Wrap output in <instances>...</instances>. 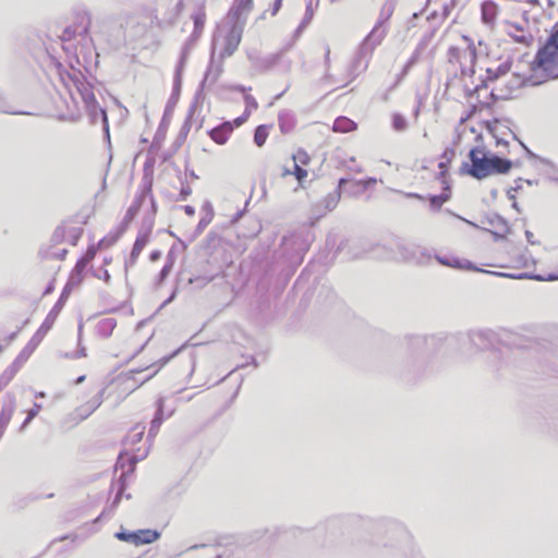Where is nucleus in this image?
Instances as JSON below:
<instances>
[{
	"label": "nucleus",
	"mask_w": 558,
	"mask_h": 558,
	"mask_svg": "<svg viewBox=\"0 0 558 558\" xmlns=\"http://www.w3.org/2000/svg\"><path fill=\"white\" fill-rule=\"evenodd\" d=\"M468 157L470 162H463L460 171L476 180L507 174L513 166L510 159L480 147L472 148Z\"/></svg>",
	"instance_id": "f257e3e1"
},
{
	"label": "nucleus",
	"mask_w": 558,
	"mask_h": 558,
	"mask_svg": "<svg viewBox=\"0 0 558 558\" xmlns=\"http://www.w3.org/2000/svg\"><path fill=\"white\" fill-rule=\"evenodd\" d=\"M532 70L535 76L543 78L542 81H534V85L548 78L558 77V23L545 46L538 50Z\"/></svg>",
	"instance_id": "f03ea898"
},
{
	"label": "nucleus",
	"mask_w": 558,
	"mask_h": 558,
	"mask_svg": "<svg viewBox=\"0 0 558 558\" xmlns=\"http://www.w3.org/2000/svg\"><path fill=\"white\" fill-rule=\"evenodd\" d=\"M379 25L380 23L372 29L356 50L348 69L350 81L355 80L362 72L366 71L374 49L384 39L385 33L379 29Z\"/></svg>",
	"instance_id": "7ed1b4c3"
},
{
	"label": "nucleus",
	"mask_w": 558,
	"mask_h": 558,
	"mask_svg": "<svg viewBox=\"0 0 558 558\" xmlns=\"http://www.w3.org/2000/svg\"><path fill=\"white\" fill-rule=\"evenodd\" d=\"M161 147V142H151L148 148V157L144 163L143 168V177L141 181V193L136 196L132 204L137 205V209L140 210L144 199L149 196L153 192V183H154V165L156 162V158L158 151Z\"/></svg>",
	"instance_id": "20e7f679"
},
{
	"label": "nucleus",
	"mask_w": 558,
	"mask_h": 558,
	"mask_svg": "<svg viewBox=\"0 0 558 558\" xmlns=\"http://www.w3.org/2000/svg\"><path fill=\"white\" fill-rule=\"evenodd\" d=\"M448 61L460 65L462 77H472L475 72L476 49L472 44H466L464 47H450Z\"/></svg>",
	"instance_id": "39448f33"
},
{
	"label": "nucleus",
	"mask_w": 558,
	"mask_h": 558,
	"mask_svg": "<svg viewBox=\"0 0 558 558\" xmlns=\"http://www.w3.org/2000/svg\"><path fill=\"white\" fill-rule=\"evenodd\" d=\"M393 245L398 255L405 262L426 265L433 258L432 252L425 246L404 241H397Z\"/></svg>",
	"instance_id": "423d86ee"
},
{
	"label": "nucleus",
	"mask_w": 558,
	"mask_h": 558,
	"mask_svg": "<svg viewBox=\"0 0 558 558\" xmlns=\"http://www.w3.org/2000/svg\"><path fill=\"white\" fill-rule=\"evenodd\" d=\"M243 34V23L234 22L233 25L228 29V32L220 39L219 35H215L214 39H218V57L221 60H225L228 57H231L235 50L238 49Z\"/></svg>",
	"instance_id": "0eeeda50"
},
{
	"label": "nucleus",
	"mask_w": 558,
	"mask_h": 558,
	"mask_svg": "<svg viewBox=\"0 0 558 558\" xmlns=\"http://www.w3.org/2000/svg\"><path fill=\"white\" fill-rule=\"evenodd\" d=\"M244 102L245 111L241 117L236 118L233 122H223L221 125L208 131L211 140H226V137L232 132L233 128L240 126L244 121H246L252 110H255L258 107L256 99L248 94L244 95Z\"/></svg>",
	"instance_id": "6e6552de"
},
{
	"label": "nucleus",
	"mask_w": 558,
	"mask_h": 558,
	"mask_svg": "<svg viewBox=\"0 0 558 558\" xmlns=\"http://www.w3.org/2000/svg\"><path fill=\"white\" fill-rule=\"evenodd\" d=\"M217 48L218 39L215 38L213 39L210 62L201 84L202 88L210 89L213 86H215L223 72V60H221L219 57L218 60L216 59Z\"/></svg>",
	"instance_id": "1a4fd4ad"
},
{
	"label": "nucleus",
	"mask_w": 558,
	"mask_h": 558,
	"mask_svg": "<svg viewBox=\"0 0 558 558\" xmlns=\"http://www.w3.org/2000/svg\"><path fill=\"white\" fill-rule=\"evenodd\" d=\"M89 26L90 15L88 12L84 11L77 14L75 23L65 27L59 37L63 43H71L77 37L84 38L89 31Z\"/></svg>",
	"instance_id": "9d476101"
},
{
	"label": "nucleus",
	"mask_w": 558,
	"mask_h": 558,
	"mask_svg": "<svg viewBox=\"0 0 558 558\" xmlns=\"http://www.w3.org/2000/svg\"><path fill=\"white\" fill-rule=\"evenodd\" d=\"M119 541L128 542L134 545L150 544L160 537V533L156 530H137L133 532L120 531L116 533Z\"/></svg>",
	"instance_id": "9b49d317"
},
{
	"label": "nucleus",
	"mask_w": 558,
	"mask_h": 558,
	"mask_svg": "<svg viewBox=\"0 0 558 558\" xmlns=\"http://www.w3.org/2000/svg\"><path fill=\"white\" fill-rule=\"evenodd\" d=\"M104 390L93 397L85 404L76 408L70 415L69 418L72 421V425H77L80 422L86 420L94 411H96L102 403Z\"/></svg>",
	"instance_id": "f8f14e48"
},
{
	"label": "nucleus",
	"mask_w": 558,
	"mask_h": 558,
	"mask_svg": "<svg viewBox=\"0 0 558 558\" xmlns=\"http://www.w3.org/2000/svg\"><path fill=\"white\" fill-rule=\"evenodd\" d=\"M74 86L77 92V94L81 96L82 101L84 102L86 109L94 113L98 106L96 101V97L93 92V86L86 82L83 77L82 78H75Z\"/></svg>",
	"instance_id": "ddd939ff"
},
{
	"label": "nucleus",
	"mask_w": 558,
	"mask_h": 558,
	"mask_svg": "<svg viewBox=\"0 0 558 558\" xmlns=\"http://www.w3.org/2000/svg\"><path fill=\"white\" fill-rule=\"evenodd\" d=\"M68 298H69L68 289H63L58 301L56 302V304L53 305L51 311L48 313L46 319L41 324L38 332H40V331L46 332L52 327L57 316L59 315L60 311L62 310Z\"/></svg>",
	"instance_id": "4468645a"
},
{
	"label": "nucleus",
	"mask_w": 558,
	"mask_h": 558,
	"mask_svg": "<svg viewBox=\"0 0 558 558\" xmlns=\"http://www.w3.org/2000/svg\"><path fill=\"white\" fill-rule=\"evenodd\" d=\"M154 228V219L153 217H144L142 227L137 233L133 247L136 250L143 251V248L149 242L150 233Z\"/></svg>",
	"instance_id": "2eb2a0df"
},
{
	"label": "nucleus",
	"mask_w": 558,
	"mask_h": 558,
	"mask_svg": "<svg viewBox=\"0 0 558 558\" xmlns=\"http://www.w3.org/2000/svg\"><path fill=\"white\" fill-rule=\"evenodd\" d=\"M452 267H454V268H460V269H468V270H474V271H483V272H486V270H483V269L477 268V267H476L472 262H470V260L461 262V260H459V259H457V258H454V265H452ZM487 274H490V275H494V276H498V277L513 278V279L530 278V276H529L526 272H521V274H518V275H513V274H506V272L487 271Z\"/></svg>",
	"instance_id": "dca6fc26"
},
{
	"label": "nucleus",
	"mask_w": 558,
	"mask_h": 558,
	"mask_svg": "<svg viewBox=\"0 0 558 558\" xmlns=\"http://www.w3.org/2000/svg\"><path fill=\"white\" fill-rule=\"evenodd\" d=\"M493 332L490 331H473L469 335V339L472 345L486 350L492 344Z\"/></svg>",
	"instance_id": "f3484780"
},
{
	"label": "nucleus",
	"mask_w": 558,
	"mask_h": 558,
	"mask_svg": "<svg viewBox=\"0 0 558 558\" xmlns=\"http://www.w3.org/2000/svg\"><path fill=\"white\" fill-rule=\"evenodd\" d=\"M163 403H165L163 398H159L157 400V411H156L154 418L150 422V427H149L148 435H147L148 439H154L156 437V435L159 430V427L161 426V424L163 422Z\"/></svg>",
	"instance_id": "a211bd4d"
},
{
	"label": "nucleus",
	"mask_w": 558,
	"mask_h": 558,
	"mask_svg": "<svg viewBox=\"0 0 558 558\" xmlns=\"http://www.w3.org/2000/svg\"><path fill=\"white\" fill-rule=\"evenodd\" d=\"M252 8V0H235L233 7L229 11V17L234 22H240L242 15L246 14Z\"/></svg>",
	"instance_id": "6ab92c4d"
},
{
	"label": "nucleus",
	"mask_w": 558,
	"mask_h": 558,
	"mask_svg": "<svg viewBox=\"0 0 558 558\" xmlns=\"http://www.w3.org/2000/svg\"><path fill=\"white\" fill-rule=\"evenodd\" d=\"M190 53V44H185L182 53L175 70V76H174V89L179 90L181 87V81H182V71L186 61V58Z\"/></svg>",
	"instance_id": "aec40b11"
},
{
	"label": "nucleus",
	"mask_w": 558,
	"mask_h": 558,
	"mask_svg": "<svg viewBox=\"0 0 558 558\" xmlns=\"http://www.w3.org/2000/svg\"><path fill=\"white\" fill-rule=\"evenodd\" d=\"M375 182H376V179H374V178H368L365 181H354V180H350V179H347V178H341L339 180V189L345 191V186L348 184L352 183L353 185L359 187V192H364V191H366L368 189V186L371 184H374Z\"/></svg>",
	"instance_id": "412c9836"
},
{
	"label": "nucleus",
	"mask_w": 558,
	"mask_h": 558,
	"mask_svg": "<svg viewBox=\"0 0 558 558\" xmlns=\"http://www.w3.org/2000/svg\"><path fill=\"white\" fill-rule=\"evenodd\" d=\"M116 326H117V322L114 318H111V317L104 318L97 324V331L101 337L108 338L111 336Z\"/></svg>",
	"instance_id": "4be33fe9"
},
{
	"label": "nucleus",
	"mask_w": 558,
	"mask_h": 558,
	"mask_svg": "<svg viewBox=\"0 0 558 558\" xmlns=\"http://www.w3.org/2000/svg\"><path fill=\"white\" fill-rule=\"evenodd\" d=\"M507 34L511 36L517 43L529 44V36L524 34V28L518 24H509Z\"/></svg>",
	"instance_id": "5701e85b"
},
{
	"label": "nucleus",
	"mask_w": 558,
	"mask_h": 558,
	"mask_svg": "<svg viewBox=\"0 0 558 558\" xmlns=\"http://www.w3.org/2000/svg\"><path fill=\"white\" fill-rule=\"evenodd\" d=\"M340 191L337 189L335 190L333 192L329 193L323 201L320 204H317L316 207L317 209L319 208L320 205L324 206L325 208V211H331L332 209L336 208V206L338 205L339 203V199H340Z\"/></svg>",
	"instance_id": "b1692460"
},
{
	"label": "nucleus",
	"mask_w": 558,
	"mask_h": 558,
	"mask_svg": "<svg viewBox=\"0 0 558 558\" xmlns=\"http://www.w3.org/2000/svg\"><path fill=\"white\" fill-rule=\"evenodd\" d=\"M497 15V5L492 1H485L482 4V19L484 23H493Z\"/></svg>",
	"instance_id": "393cba45"
},
{
	"label": "nucleus",
	"mask_w": 558,
	"mask_h": 558,
	"mask_svg": "<svg viewBox=\"0 0 558 558\" xmlns=\"http://www.w3.org/2000/svg\"><path fill=\"white\" fill-rule=\"evenodd\" d=\"M204 28V16L198 14L194 16V32L185 44H190V50L194 47Z\"/></svg>",
	"instance_id": "a878e982"
},
{
	"label": "nucleus",
	"mask_w": 558,
	"mask_h": 558,
	"mask_svg": "<svg viewBox=\"0 0 558 558\" xmlns=\"http://www.w3.org/2000/svg\"><path fill=\"white\" fill-rule=\"evenodd\" d=\"M355 128H356L355 122H353L352 120H350L347 117H339L333 122V131L335 132L345 133V132L354 130Z\"/></svg>",
	"instance_id": "bb28decb"
},
{
	"label": "nucleus",
	"mask_w": 558,
	"mask_h": 558,
	"mask_svg": "<svg viewBox=\"0 0 558 558\" xmlns=\"http://www.w3.org/2000/svg\"><path fill=\"white\" fill-rule=\"evenodd\" d=\"M427 342H428L427 337L413 336L410 338V345L417 353H423L425 351Z\"/></svg>",
	"instance_id": "cd10ccee"
},
{
	"label": "nucleus",
	"mask_w": 558,
	"mask_h": 558,
	"mask_svg": "<svg viewBox=\"0 0 558 558\" xmlns=\"http://www.w3.org/2000/svg\"><path fill=\"white\" fill-rule=\"evenodd\" d=\"M302 166L303 165L292 163L293 170L286 167L282 174H293L299 182H302V180L307 177V171Z\"/></svg>",
	"instance_id": "c85d7f7f"
},
{
	"label": "nucleus",
	"mask_w": 558,
	"mask_h": 558,
	"mask_svg": "<svg viewBox=\"0 0 558 558\" xmlns=\"http://www.w3.org/2000/svg\"><path fill=\"white\" fill-rule=\"evenodd\" d=\"M449 199L448 194H438L429 196V207L434 211H438L441 206Z\"/></svg>",
	"instance_id": "c756f323"
},
{
	"label": "nucleus",
	"mask_w": 558,
	"mask_h": 558,
	"mask_svg": "<svg viewBox=\"0 0 558 558\" xmlns=\"http://www.w3.org/2000/svg\"><path fill=\"white\" fill-rule=\"evenodd\" d=\"M83 281V274L77 272L74 269L71 271L69 280L63 289H68L69 294L71 293L72 289L76 286H80Z\"/></svg>",
	"instance_id": "7c9ffc66"
},
{
	"label": "nucleus",
	"mask_w": 558,
	"mask_h": 558,
	"mask_svg": "<svg viewBox=\"0 0 558 558\" xmlns=\"http://www.w3.org/2000/svg\"><path fill=\"white\" fill-rule=\"evenodd\" d=\"M180 350H181V349H178V350H175L172 354H170V355H168V356H163V357H161V359L157 362V364L159 365V366H158V368H157L154 373H151L150 375H148L145 379H143L142 381H140V383L137 384V387L142 386L144 383H146V381H148L149 379H151V378H153V377L158 373V371H159L161 367H163V366H165V365H166V364H167V363H168V362H169L173 356H175V355L179 353V351H180Z\"/></svg>",
	"instance_id": "2f4dec72"
},
{
	"label": "nucleus",
	"mask_w": 558,
	"mask_h": 558,
	"mask_svg": "<svg viewBox=\"0 0 558 558\" xmlns=\"http://www.w3.org/2000/svg\"><path fill=\"white\" fill-rule=\"evenodd\" d=\"M125 475H126L125 473H122L120 478H119V481H118V483H117L118 492H117V495H116L114 499L112 500V502L110 505L111 509H114L119 505V502L121 500V496H122L123 492L125 490V486H126L125 482H124Z\"/></svg>",
	"instance_id": "473e14b6"
},
{
	"label": "nucleus",
	"mask_w": 558,
	"mask_h": 558,
	"mask_svg": "<svg viewBox=\"0 0 558 558\" xmlns=\"http://www.w3.org/2000/svg\"><path fill=\"white\" fill-rule=\"evenodd\" d=\"M510 70V65L508 63L500 64L495 71L488 69V78L489 80H496L502 75H506Z\"/></svg>",
	"instance_id": "72a5a7b5"
},
{
	"label": "nucleus",
	"mask_w": 558,
	"mask_h": 558,
	"mask_svg": "<svg viewBox=\"0 0 558 558\" xmlns=\"http://www.w3.org/2000/svg\"><path fill=\"white\" fill-rule=\"evenodd\" d=\"M308 162H310V156L303 149H299L295 154L292 155V163L305 166Z\"/></svg>",
	"instance_id": "f704fd0d"
},
{
	"label": "nucleus",
	"mask_w": 558,
	"mask_h": 558,
	"mask_svg": "<svg viewBox=\"0 0 558 558\" xmlns=\"http://www.w3.org/2000/svg\"><path fill=\"white\" fill-rule=\"evenodd\" d=\"M392 126L397 131H403L408 126L405 118L399 113H395L392 117Z\"/></svg>",
	"instance_id": "c9c22d12"
},
{
	"label": "nucleus",
	"mask_w": 558,
	"mask_h": 558,
	"mask_svg": "<svg viewBox=\"0 0 558 558\" xmlns=\"http://www.w3.org/2000/svg\"><path fill=\"white\" fill-rule=\"evenodd\" d=\"M489 223L504 232H507L509 229L506 219L497 214H495L494 217L489 219Z\"/></svg>",
	"instance_id": "e433bc0d"
},
{
	"label": "nucleus",
	"mask_w": 558,
	"mask_h": 558,
	"mask_svg": "<svg viewBox=\"0 0 558 558\" xmlns=\"http://www.w3.org/2000/svg\"><path fill=\"white\" fill-rule=\"evenodd\" d=\"M141 253L142 251L132 247L129 259L125 262V270H128L130 267H133L136 264V260Z\"/></svg>",
	"instance_id": "4c0bfd02"
},
{
	"label": "nucleus",
	"mask_w": 558,
	"mask_h": 558,
	"mask_svg": "<svg viewBox=\"0 0 558 558\" xmlns=\"http://www.w3.org/2000/svg\"><path fill=\"white\" fill-rule=\"evenodd\" d=\"M138 209H137V205L136 204H131V206L128 208L126 213H125V216L123 218V222L124 223H129L131 222L135 216L138 214Z\"/></svg>",
	"instance_id": "58836bf2"
},
{
	"label": "nucleus",
	"mask_w": 558,
	"mask_h": 558,
	"mask_svg": "<svg viewBox=\"0 0 558 558\" xmlns=\"http://www.w3.org/2000/svg\"><path fill=\"white\" fill-rule=\"evenodd\" d=\"M171 270L172 269L170 268V265H163L160 272L158 274L156 286H161L166 278L169 276Z\"/></svg>",
	"instance_id": "ea45409f"
},
{
	"label": "nucleus",
	"mask_w": 558,
	"mask_h": 558,
	"mask_svg": "<svg viewBox=\"0 0 558 558\" xmlns=\"http://www.w3.org/2000/svg\"><path fill=\"white\" fill-rule=\"evenodd\" d=\"M214 280V276H210V277H195V278H190L189 279V283H199L201 287H204L206 284H208L210 281Z\"/></svg>",
	"instance_id": "a19ab883"
},
{
	"label": "nucleus",
	"mask_w": 558,
	"mask_h": 558,
	"mask_svg": "<svg viewBox=\"0 0 558 558\" xmlns=\"http://www.w3.org/2000/svg\"><path fill=\"white\" fill-rule=\"evenodd\" d=\"M96 253H97V247H95L94 245H89L87 247L85 254L82 256V258L85 259L86 262L90 263L95 258Z\"/></svg>",
	"instance_id": "79ce46f5"
},
{
	"label": "nucleus",
	"mask_w": 558,
	"mask_h": 558,
	"mask_svg": "<svg viewBox=\"0 0 558 558\" xmlns=\"http://www.w3.org/2000/svg\"><path fill=\"white\" fill-rule=\"evenodd\" d=\"M267 129L265 125H259L255 130L254 140H265L267 137Z\"/></svg>",
	"instance_id": "37998d69"
},
{
	"label": "nucleus",
	"mask_w": 558,
	"mask_h": 558,
	"mask_svg": "<svg viewBox=\"0 0 558 558\" xmlns=\"http://www.w3.org/2000/svg\"><path fill=\"white\" fill-rule=\"evenodd\" d=\"M456 156V151L453 148H446L441 154V160L451 162L453 157Z\"/></svg>",
	"instance_id": "c03bdc74"
},
{
	"label": "nucleus",
	"mask_w": 558,
	"mask_h": 558,
	"mask_svg": "<svg viewBox=\"0 0 558 558\" xmlns=\"http://www.w3.org/2000/svg\"><path fill=\"white\" fill-rule=\"evenodd\" d=\"M417 61V53L415 52L411 59L407 62V64L403 68L402 75H407L409 70L416 63Z\"/></svg>",
	"instance_id": "a18cd8bd"
},
{
	"label": "nucleus",
	"mask_w": 558,
	"mask_h": 558,
	"mask_svg": "<svg viewBox=\"0 0 558 558\" xmlns=\"http://www.w3.org/2000/svg\"><path fill=\"white\" fill-rule=\"evenodd\" d=\"M417 61V53L415 52L411 59L407 62V64L403 68L402 75H407L409 70L416 63Z\"/></svg>",
	"instance_id": "49530a36"
},
{
	"label": "nucleus",
	"mask_w": 558,
	"mask_h": 558,
	"mask_svg": "<svg viewBox=\"0 0 558 558\" xmlns=\"http://www.w3.org/2000/svg\"><path fill=\"white\" fill-rule=\"evenodd\" d=\"M89 263L86 262L85 259H83L82 257L78 258V260L76 262L75 266H74V270L77 271V272H84L85 268L87 267Z\"/></svg>",
	"instance_id": "de8ad7c7"
},
{
	"label": "nucleus",
	"mask_w": 558,
	"mask_h": 558,
	"mask_svg": "<svg viewBox=\"0 0 558 558\" xmlns=\"http://www.w3.org/2000/svg\"><path fill=\"white\" fill-rule=\"evenodd\" d=\"M339 191H340V194L341 193H347L349 195H354V194H359V187H356L355 185H353L352 183L351 184H348L345 186V191L343 190H340L339 186L337 187Z\"/></svg>",
	"instance_id": "09e8293b"
},
{
	"label": "nucleus",
	"mask_w": 558,
	"mask_h": 558,
	"mask_svg": "<svg viewBox=\"0 0 558 558\" xmlns=\"http://www.w3.org/2000/svg\"><path fill=\"white\" fill-rule=\"evenodd\" d=\"M99 111H100V116H101L102 123H104L105 134L107 136V140H110L106 111L104 109H99Z\"/></svg>",
	"instance_id": "8fccbe9b"
},
{
	"label": "nucleus",
	"mask_w": 558,
	"mask_h": 558,
	"mask_svg": "<svg viewBox=\"0 0 558 558\" xmlns=\"http://www.w3.org/2000/svg\"><path fill=\"white\" fill-rule=\"evenodd\" d=\"M192 193V190L189 185H183L180 191V197L179 201H185L187 196H190Z\"/></svg>",
	"instance_id": "3c124183"
},
{
	"label": "nucleus",
	"mask_w": 558,
	"mask_h": 558,
	"mask_svg": "<svg viewBox=\"0 0 558 558\" xmlns=\"http://www.w3.org/2000/svg\"><path fill=\"white\" fill-rule=\"evenodd\" d=\"M523 182H526L529 185H532V181L531 180H523L522 178H518L514 183L515 185L513 187H511L514 192H518L522 189V183Z\"/></svg>",
	"instance_id": "603ef678"
},
{
	"label": "nucleus",
	"mask_w": 558,
	"mask_h": 558,
	"mask_svg": "<svg viewBox=\"0 0 558 558\" xmlns=\"http://www.w3.org/2000/svg\"><path fill=\"white\" fill-rule=\"evenodd\" d=\"M40 409H41V405L39 403H34L33 408L27 411V414L31 417L35 418L38 415Z\"/></svg>",
	"instance_id": "864d4df0"
},
{
	"label": "nucleus",
	"mask_w": 558,
	"mask_h": 558,
	"mask_svg": "<svg viewBox=\"0 0 558 558\" xmlns=\"http://www.w3.org/2000/svg\"><path fill=\"white\" fill-rule=\"evenodd\" d=\"M210 222V218L207 219V218H202L196 227V233H201L206 227L207 225Z\"/></svg>",
	"instance_id": "5fc2aeb1"
},
{
	"label": "nucleus",
	"mask_w": 558,
	"mask_h": 558,
	"mask_svg": "<svg viewBox=\"0 0 558 558\" xmlns=\"http://www.w3.org/2000/svg\"><path fill=\"white\" fill-rule=\"evenodd\" d=\"M312 17H313V11H312L311 7L307 5L304 21L302 22L300 27L305 26L312 20Z\"/></svg>",
	"instance_id": "6e6d98bb"
},
{
	"label": "nucleus",
	"mask_w": 558,
	"mask_h": 558,
	"mask_svg": "<svg viewBox=\"0 0 558 558\" xmlns=\"http://www.w3.org/2000/svg\"><path fill=\"white\" fill-rule=\"evenodd\" d=\"M149 199H150V205H151V214L147 215L146 217H153V219L155 220V215L157 213V204H156V201H155L153 194L149 195Z\"/></svg>",
	"instance_id": "4d7b16f0"
},
{
	"label": "nucleus",
	"mask_w": 558,
	"mask_h": 558,
	"mask_svg": "<svg viewBox=\"0 0 558 558\" xmlns=\"http://www.w3.org/2000/svg\"><path fill=\"white\" fill-rule=\"evenodd\" d=\"M449 163H450V162H448V161H444V160H440V161H439V163H438V168L440 169V174H441L442 177H445V174L447 173Z\"/></svg>",
	"instance_id": "13d9d810"
},
{
	"label": "nucleus",
	"mask_w": 558,
	"mask_h": 558,
	"mask_svg": "<svg viewBox=\"0 0 558 558\" xmlns=\"http://www.w3.org/2000/svg\"><path fill=\"white\" fill-rule=\"evenodd\" d=\"M449 163H450V162H448V161H444V160H440V161H439V163H438V168L440 169V174H441L442 177H445V174L447 173Z\"/></svg>",
	"instance_id": "bf43d9fd"
},
{
	"label": "nucleus",
	"mask_w": 558,
	"mask_h": 558,
	"mask_svg": "<svg viewBox=\"0 0 558 558\" xmlns=\"http://www.w3.org/2000/svg\"><path fill=\"white\" fill-rule=\"evenodd\" d=\"M481 89H482V86H480V85H476L474 88H471L465 84V94L468 96H472L473 94L480 93Z\"/></svg>",
	"instance_id": "052dcab7"
},
{
	"label": "nucleus",
	"mask_w": 558,
	"mask_h": 558,
	"mask_svg": "<svg viewBox=\"0 0 558 558\" xmlns=\"http://www.w3.org/2000/svg\"><path fill=\"white\" fill-rule=\"evenodd\" d=\"M0 112L12 113V114L20 113L19 111L12 110L9 106L3 104L1 100H0Z\"/></svg>",
	"instance_id": "680f3d73"
},
{
	"label": "nucleus",
	"mask_w": 558,
	"mask_h": 558,
	"mask_svg": "<svg viewBox=\"0 0 558 558\" xmlns=\"http://www.w3.org/2000/svg\"><path fill=\"white\" fill-rule=\"evenodd\" d=\"M174 259L175 258H174L173 252H172V250H170V252L167 254L165 265H170V268L172 269V267L174 265Z\"/></svg>",
	"instance_id": "e2e57ef3"
},
{
	"label": "nucleus",
	"mask_w": 558,
	"mask_h": 558,
	"mask_svg": "<svg viewBox=\"0 0 558 558\" xmlns=\"http://www.w3.org/2000/svg\"><path fill=\"white\" fill-rule=\"evenodd\" d=\"M435 258L441 264V265H445V266H451L454 265V260L453 262H450L447 257H440V256H435Z\"/></svg>",
	"instance_id": "0e129e2a"
},
{
	"label": "nucleus",
	"mask_w": 558,
	"mask_h": 558,
	"mask_svg": "<svg viewBox=\"0 0 558 558\" xmlns=\"http://www.w3.org/2000/svg\"><path fill=\"white\" fill-rule=\"evenodd\" d=\"M160 257H161V252L158 250H155V251L150 252V254H149V259L151 262H157Z\"/></svg>",
	"instance_id": "69168bd1"
},
{
	"label": "nucleus",
	"mask_w": 558,
	"mask_h": 558,
	"mask_svg": "<svg viewBox=\"0 0 558 558\" xmlns=\"http://www.w3.org/2000/svg\"><path fill=\"white\" fill-rule=\"evenodd\" d=\"M281 4H282V0H275L274 4H272V12L271 14L272 15H276L277 12L280 10L281 8Z\"/></svg>",
	"instance_id": "338daca9"
},
{
	"label": "nucleus",
	"mask_w": 558,
	"mask_h": 558,
	"mask_svg": "<svg viewBox=\"0 0 558 558\" xmlns=\"http://www.w3.org/2000/svg\"><path fill=\"white\" fill-rule=\"evenodd\" d=\"M183 210L187 216H193L195 214V208L191 205H185Z\"/></svg>",
	"instance_id": "774afa93"
}]
</instances>
